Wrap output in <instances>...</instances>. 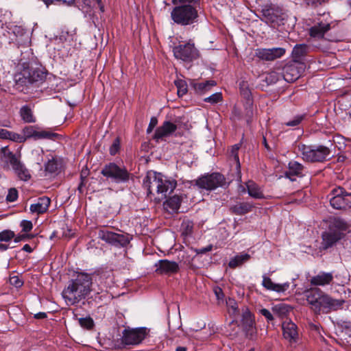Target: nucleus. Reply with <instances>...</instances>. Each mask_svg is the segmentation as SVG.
I'll list each match as a JSON object with an SVG mask.
<instances>
[{
    "label": "nucleus",
    "instance_id": "37",
    "mask_svg": "<svg viewBox=\"0 0 351 351\" xmlns=\"http://www.w3.org/2000/svg\"><path fill=\"white\" fill-rule=\"evenodd\" d=\"M0 23L2 28L5 25L8 32H10V31H12L16 36H23L25 33V29L21 26L14 25L12 23H8L6 21L3 22L2 20L0 21Z\"/></svg>",
    "mask_w": 351,
    "mask_h": 351
},
{
    "label": "nucleus",
    "instance_id": "34",
    "mask_svg": "<svg viewBox=\"0 0 351 351\" xmlns=\"http://www.w3.org/2000/svg\"><path fill=\"white\" fill-rule=\"evenodd\" d=\"M250 258V255L247 253H243L236 255L228 263V266L234 269L237 267L242 265L245 262L247 261Z\"/></svg>",
    "mask_w": 351,
    "mask_h": 351
},
{
    "label": "nucleus",
    "instance_id": "7",
    "mask_svg": "<svg viewBox=\"0 0 351 351\" xmlns=\"http://www.w3.org/2000/svg\"><path fill=\"white\" fill-rule=\"evenodd\" d=\"M195 185L200 189L213 191L216 189L228 188L230 182L226 180L225 176L219 172L205 173L194 180Z\"/></svg>",
    "mask_w": 351,
    "mask_h": 351
},
{
    "label": "nucleus",
    "instance_id": "17",
    "mask_svg": "<svg viewBox=\"0 0 351 351\" xmlns=\"http://www.w3.org/2000/svg\"><path fill=\"white\" fill-rule=\"evenodd\" d=\"M324 295L325 294L318 288L311 289L306 293V300L316 313H319L321 311Z\"/></svg>",
    "mask_w": 351,
    "mask_h": 351
},
{
    "label": "nucleus",
    "instance_id": "51",
    "mask_svg": "<svg viewBox=\"0 0 351 351\" xmlns=\"http://www.w3.org/2000/svg\"><path fill=\"white\" fill-rule=\"evenodd\" d=\"M182 234L185 236L191 235L193 231V224L191 221H187L182 224Z\"/></svg>",
    "mask_w": 351,
    "mask_h": 351
},
{
    "label": "nucleus",
    "instance_id": "33",
    "mask_svg": "<svg viewBox=\"0 0 351 351\" xmlns=\"http://www.w3.org/2000/svg\"><path fill=\"white\" fill-rule=\"evenodd\" d=\"M308 48L309 47L306 44L295 45L292 51L293 62H300L302 58L306 55Z\"/></svg>",
    "mask_w": 351,
    "mask_h": 351
},
{
    "label": "nucleus",
    "instance_id": "6",
    "mask_svg": "<svg viewBox=\"0 0 351 351\" xmlns=\"http://www.w3.org/2000/svg\"><path fill=\"white\" fill-rule=\"evenodd\" d=\"M298 149L304 160L309 162H323L329 157L330 149L324 145H306L300 144Z\"/></svg>",
    "mask_w": 351,
    "mask_h": 351
},
{
    "label": "nucleus",
    "instance_id": "16",
    "mask_svg": "<svg viewBox=\"0 0 351 351\" xmlns=\"http://www.w3.org/2000/svg\"><path fill=\"white\" fill-rule=\"evenodd\" d=\"M154 266L156 267L155 272L159 275L171 276L178 273L180 270L178 263L167 259L159 260Z\"/></svg>",
    "mask_w": 351,
    "mask_h": 351
},
{
    "label": "nucleus",
    "instance_id": "1",
    "mask_svg": "<svg viewBox=\"0 0 351 351\" xmlns=\"http://www.w3.org/2000/svg\"><path fill=\"white\" fill-rule=\"evenodd\" d=\"M47 75V70L42 66L23 62L19 64L18 71L14 75V88L19 92L30 93L43 84Z\"/></svg>",
    "mask_w": 351,
    "mask_h": 351
},
{
    "label": "nucleus",
    "instance_id": "54",
    "mask_svg": "<svg viewBox=\"0 0 351 351\" xmlns=\"http://www.w3.org/2000/svg\"><path fill=\"white\" fill-rule=\"evenodd\" d=\"M34 237H35L34 234H28V232L27 233L25 232V234H18V235L15 234L14 242L19 243L21 241H28L29 239L34 238Z\"/></svg>",
    "mask_w": 351,
    "mask_h": 351
},
{
    "label": "nucleus",
    "instance_id": "44",
    "mask_svg": "<svg viewBox=\"0 0 351 351\" xmlns=\"http://www.w3.org/2000/svg\"><path fill=\"white\" fill-rule=\"evenodd\" d=\"M12 239H15V233L11 230H3L0 232V241L9 242Z\"/></svg>",
    "mask_w": 351,
    "mask_h": 351
},
{
    "label": "nucleus",
    "instance_id": "58",
    "mask_svg": "<svg viewBox=\"0 0 351 351\" xmlns=\"http://www.w3.org/2000/svg\"><path fill=\"white\" fill-rule=\"evenodd\" d=\"M157 124L158 119L156 117H151L149 125L147 128V133L150 134L153 131L154 128L157 125Z\"/></svg>",
    "mask_w": 351,
    "mask_h": 351
},
{
    "label": "nucleus",
    "instance_id": "28",
    "mask_svg": "<svg viewBox=\"0 0 351 351\" xmlns=\"http://www.w3.org/2000/svg\"><path fill=\"white\" fill-rule=\"evenodd\" d=\"M241 147L240 144H235L232 147L230 157L232 158L234 161V168L232 169L234 171V173L236 174L237 179L239 181L241 180V164L239 157V150Z\"/></svg>",
    "mask_w": 351,
    "mask_h": 351
},
{
    "label": "nucleus",
    "instance_id": "31",
    "mask_svg": "<svg viewBox=\"0 0 351 351\" xmlns=\"http://www.w3.org/2000/svg\"><path fill=\"white\" fill-rule=\"evenodd\" d=\"M248 195L254 199H265L261 188L253 180H249L245 183Z\"/></svg>",
    "mask_w": 351,
    "mask_h": 351
},
{
    "label": "nucleus",
    "instance_id": "39",
    "mask_svg": "<svg viewBox=\"0 0 351 351\" xmlns=\"http://www.w3.org/2000/svg\"><path fill=\"white\" fill-rule=\"evenodd\" d=\"M307 117V114L306 113L302 114H297L293 118L285 122L284 124L288 127H291L295 129H297L299 128V125L302 123V122L306 119Z\"/></svg>",
    "mask_w": 351,
    "mask_h": 351
},
{
    "label": "nucleus",
    "instance_id": "3",
    "mask_svg": "<svg viewBox=\"0 0 351 351\" xmlns=\"http://www.w3.org/2000/svg\"><path fill=\"white\" fill-rule=\"evenodd\" d=\"M347 223L339 217L335 218L330 223L328 230L322 232V248L324 250L333 247L345 237L348 230Z\"/></svg>",
    "mask_w": 351,
    "mask_h": 351
},
{
    "label": "nucleus",
    "instance_id": "18",
    "mask_svg": "<svg viewBox=\"0 0 351 351\" xmlns=\"http://www.w3.org/2000/svg\"><path fill=\"white\" fill-rule=\"evenodd\" d=\"M305 167L301 163L291 160L288 163V169L285 171V177L291 181H295V177L302 178L305 176Z\"/></svg>",
    "mask_w": 351,
    "mask_h": 351
},
{
    "label": "nucleus",
    "instance_id": "21",
    "mask_svg": "<svg viewBox=\"0 0 351 351\" xmlns=\"http://www.w3.org/2000/svg\"><path fill=\"white\" fill-rule=\"evenodd\" d=\"M330 24L329 23H324L322 21L315 24L309 30V36L314 38L322 39L324 37L326 33L330 29Z\"/></svg>",
    "mask_w": 351,
    "mask_h": 351
},
{
    "label": "nucleus",
    "instance_id": "26",
    "mask_svg": "<svg viewBox=\"0 0 351 351\" xmlns=\"http://www.w3.org/2000/svg\"><path fill=\"white\" fill-rule=\"evenodd\" d=\"M254 208V205L250 202H237L236 204L230 206V211L234 215H244L251 212Z\"/></svg>",
    "mask_w": 351,
    "mask_h": 351
},
{
    "label": "nucleus",
    "instance_id": "55",
    "mask_svg": "<svg viewBox=\"0 0 351 351\" xmlns=\"http://www.w3.org/2000/svg\"><path fill=\"white\" fill-rule=\"evenodd\" d=\"M20 227L22 228V232L27 233L32 230L33 224L31 221L22 220L20 223Z\"/></svg>",
    "mask_w": 351,
    "mask_h": 351
},
{
    "label": "nucleus",
    "instance_id": "25",
    "mask_svg": "<svg viewBox=\"0 0 351 351\" xmlns=\"http://www.w3.org/2000/svg\"><path fill=\"white\" fill-rule=\"evenodd\" d=\"M345 301L343 300H337L331 298L328 295L324 296L322 299V308L328 309V311H337L343 307Z\"/></svg>",
    "mask_w": 351,
    "mask_h": 351
},
{
    "label": "nucleus",
    "instance_id": "8",
    "mask_svg": "<svg viewBox=\"0 0 351 351\" xmlns=\"http://www.w3.org/2000/svg\"><path fill=\"white\" fill-rule=\"evenodd\" d=\"M149 329L146 327L126 326L122 331L121 344L123 347L139 345L149 335Z\"/></svg>",
    "mask_w": 351,
    "mask_h": 351
},
{
    "label": "nucleus",
    "instance_id": "15",
    "mask_svg": "<svg viewBox=\"0 0 351 351\" xmlns=\"http://www.w3.org/2000/svg\"><path fill=\"white\" fill-rule=\"evenodd\" d=\"M163 174L154 171H150L147 173L146 176L143 180V186L147 190V196L152 194L153 188H156V193L158 190L161 189Z\"/></svg>",
    "mask_w": 351,
    "mask_h": 351
},
{
    "label": "nucleus",
    "instance_id": "24",
    "mask_svg": "<svg viewBox=\"0 0 351 351\" xmlns=\"http://www.w3.org/2000/svg\"><path fill=\"white\" fill-rule=\"evenodd\" d=\"M262 285L267 290L282 293L286 291L289 288L290 283L287 282L282 284H276L272 282L270 278L264 276L263 277Z\"/></svg>",
    "mask_w": 351,
    "mask_h": 351
},
{
    "label": "nucleus",
    "instance_id": "4",
    "mask_svg": "<svg viewBox=\"0 0 351 351\" xmlns=\"http://www.w3.org/2000/svg\"><path fill=\"white\" fill-rule=\"evenodd\" d=\"M101 174L108 181L117 184H128L132 177V174L125 165L114 162L104 165Z\"/></svg>",
    "mask_w": 351,
    "mask_h": 351
},
{
    "label": "nucleus",
    "instance_id": "12",
    "mask_svg": "<svg viewBox=\"0 0 351 351\" xmlns=\"http://www.w3.org/2000/svg\"><path fill=\"white\" fill-rule=\"evenodd\" d=\"M98 238L116 247H125L130 242L128 234H119L105 229H100L97 232Z\"/></svg>",
    "mask_w": 351,
    "mask_h": 351
},
{
    "label": "nucleus",
    "instance_id": "52",
    "mask_svg": "<svg viewBox=\"0 0 351 351\" xmlns=\"http://www.w3.org/2000/svg\"><path fill=\"white\" fill-rule=\"evenodd\" d=\"M18 191L15 188H11L8 190L6 196V201L9 202H14L18 199Z\"/></svg>",
    "mask_w": 351,
    "mask_h": 351
},
{
    "label": "nucleus",
    "instance_id": "22",
    "mask_svg": "<svg viewBox=\"0 0 351 351\" xmlns=\"http://www.w3.org/2000/svg\"><path fill=\"white\" fill-rule=\"evenodd\" d=\"M51 203V199L47 196H43L38 198L35 204L30 205L29 210L32 213L38 215L43 214L47 212Z\"/></svg>",
    "mask_w": 351,
    "mask_h": 351
},
{
    "label": "nucleus",
    "instance_id": "35",
    "mask_svg": "<svg viewBox=\"0 0 351 351\" xmlns=\"http://www.w3.org/2000/svg\"><path fill=\"white\" fill-rule=\"evenodd\" d=\"M20 115L23 121L25 123H35L36 118L34 117L31 108L27 106H23L20 109Z\"/></svg>",
    "mask_w": 351,
    "mask_h": 351
},
{
    "label": "nucleus",
    "instance_id": "50",
    "mask_svg": "<svg viewBox=\"0 0 351 351\" xmlns=\"http://www.w3.org/2000/svg\"><path fill=\"white\" fill-rule=\"evenodd\" d=\"M121 148V138L117 136L109 148V153L111 156H115Z\"/></svg>",
    "mask_w": 351,
    "mask_h": 351
},
{
    "label": "nucleus",
    "instance_id": "45",
    "mask_svg": "<svg viewBox=\"0 0 351 351\" xmlns=\"http://www.w3.org/2000/svg\"><path fill=\"white\" fill-rule=\"evenodd\" d=\"M23 136L27 138H32L36 140L38 131L36 130L35 126H26L23 130Z\"/></svg>",
    "mask_w": 351,
    "mask_h": 351
},
{
    "label": "nucleus",
    "instance_id": "20",
    "mask_svg": "<svg viewBox=\"0 0 351 351\" xmlns=\"http://www.w3.org/2000/svg\"><path fill=\"white\" fill-rule=\"evenodd\" d=\"M282 335L290 343L296 342L298 337V326L291 320H285L282 324Z\"/></svg>",
    "mask_w": 351,
    "mask_h": 351
},
{
    "label": "nucleus",
    "instance_id": "38",
    "mask_svg": "<svg viewBox=\"0 0 351 351\" xmlns=\"http://www.w3.org/2000/svg\"><path fill=\"white\" fill-rule=\"evenodd\" d=\"M280 80H282V75L280 68L269 72L265 77V81L268 84H275Z\"/></svg>",
    "mask_w": 351,
    "mask_h": 351
},
{
    "label": "nucleus",
    "instance_id": "63",
    "mask_svg": "<svg viewBox=\"0 0 351 351\" xmlns=\"http://www.w3.org/2000/svg\"><path fill=\"white\" fill-rule=\"evenodd\" d=\"M95 3L94 6H96L97 8H99L101 12H104V5L103 4V1H94Z\"/></svg>",
    "mask_w": 351,
    "mask_h": 351
},
{
    "label": "nucleus",
    "instance_id": "49",
    "mask_svg": "<svg viewBox=\"0 0 351 351\" xmlns=\"http://www.w3.org/2000/svg\"><path fill=\"white\" fill-rule=\"evenodd\" d=\"M175 84L178 88V97H182L187 93V91H188L187 84L184 81H183V80L176 81L175 82Z\"/></svg>",
    "mask_w": 351,
    "mask_h": 351
},
{
    "label": "nucleus",
    "instance_id": "62",
    "mask_svg": "<svg viewBox=\"0 0 351 351\" xmlns=\"http://www.w3.org/2000/svg\"><path fill=\"white\" fill-rule=\"evenodd\" d=\"M34 317L37 319H43L47 317V315L45 312H39L34 314Z\"/></svg>",
    "mask_w": 351,
    "mask_h": 351
},
{
    "label": "nucleus",
    "instance_id": "41",
    "mask_svg": "<svg viewBox=\"0 0 351 351\" xmlns=\"http://www.w3.org/2000/svg\"><path fill=\"white\" fill-rule=\"evenodd\" d=\"M256 56L261 60L265 61H273L270 54L269 49L259 48L256 49Z\"/></svg>",
    "mask_w": 351,
    "mask_h": 351
},
{
    "label": "nucleus",
    "instance_id": "29",
    "mask_svg": "<svg viewBox=\"0 0 351 351\" xmlns=\"http://www.w3.org/2000/svg\"><path fill=\"white\" fill-rule=\"evenodd\" d=\"M217 85L215 80H206L202 82H193L191 84L195 92L197 95H204L209 92L211 88Z\"/></svg>",
    "mask_w": 351,
    "mask_h": 351
},
{
    "label": "nucleus",
    "instance_id": "30",
    "mask_svg": "<svg viewBox=\"0 0 351 351\" xmlns=\"http://www.w3.org/2000/svg\"><path fill=\"white\" fill-rule=\"evenodd\" d=\"M333 280L331 273L321 272L318 275L311 278L310 282L314 286H325L330 285Z\"/></svg>",
    "mask_w": 351,
    "mask_h": 351
},
{
    "label": "nucleus",
    "instance_id": "19",
    "mask_svg": "<svg viewBox=\"0 0 351 351\" xmlns=\"http://www.w3.org/2000/svg\"><path fill=\"white\" fill-rule=\"evenodd\" d=\"M178 126L170 121H165L155 131L153 138L156 141L171 136L176 131Z\"/></svg>",
    "mask_w": 351,
    "mask_h": 351
},
{
    "label": "nucleus",
    "instance_id": "10",
    "mask_svg": "<svg viewBox=\"0 0 351 351\" xmlns=\"http://www.w3.org/2000/svg\"><path fill=\"white\" fill-rule=\"evenodd\" d=\"M5 163L12 167V170L18 178L23 181H27L31 178V174L25 165L20 160L15 154L10 151L2 149Z\"/></svg>",
    "mask_w": 351,
    "mask_h": 351
},
{
    "label": "nucleus",
    "instance_id": "32",
    "mask_svg": "<svg viewBox=\"0 0 351 351\" xmlns=\"http://www.w3.org/2000/svg\"><path fill=\"white\" fill-rule=\"evenodd\" d=\"M182 202V196L174 195L171 197L167 198L164 202V207L167 209L169 208L174 213H177L180 208Z\"/></svg>",
    "mask_w": 351,
    "mask_h": 351
},
{
    "label": "nucleus",
    "instance_id": "48",
    "mask_svg": "<svg viewBox=\"0 0 351 351\" xmlns=\"http://www.w3.org/2000/svg\"><path fill=\"white\" fill-rule=\"evenodd\" d=\"M269 51L272 60L282 57L286 53V49L283 47L269 48Z\"/></svg>",
    "mask_w": 351,
    "mask_h": 351
},
{
    "label": "nucleus",
    "instance_id": "42",
    "mask_svg": "<svg viewBox=\"0 0 351 351\" xmlns=\"http://www.w3.org/2000/svg\"><path fill=\"white\" fill-rule=\"evenodd\" d=\"M80 326L86 330H92L95 326V323L90 316L81 317L78 319Z\"/></svg>",
    "mask_w": 351,
    "mask_h": 351
},
{
    "label": "nucleus",
    "instance_id": "46",
    "mask_svg": "<svg viewBox=\"0 0 351 351\" xmlns=\"http://www.w3.org/2000/svg\"><path fill=\"white\" fill-rule=\"evenodd\" d=\"M223 101V95L221 92L215 93L209 97L204 99V101L210 104H216Z\"/></svg>",
    "mask_w": 351,
    "mask_h": 351
},
{
    "label": "nucleus",
    "instance_id": "2",
    "mask_svg": "<svg viewBox=\"0 0 351 351\" xmlns=\"http://www.w3.org/2000/svg\"><path fill=\"white\" fill-rule=\"evenodd\" d=\"M92 275L86 272H77L75 278L69 282L62 295L71 305L85 299L92 291Z\"/></svg>",
    "mask_w": 351,
    "mask_h": 351
},
{
    "label": "nucleus",
    "instance_id": "5",
    "mask_svg": "<svg viewBox=\"0 0 351 351\" xmlns=\"http://www.w3.org/2000/svg\"><path fill=\"white\" fill-rule=\"evenodd\" d=\"M171 17L175 23L186 26L197 22L198 12L191 4H182L173 8Z\"/></svg>",
    "mask_w": 351,
    "mask_h": 351
},
{
    "label": "nucleus",
    "instance_id": "23",
    "mask_svg": "<svg viewBox=\"0 0 351 351\" xmlns=\"http://www.w3.org/2000/svg\"><path fill=\"white\" fill-rule=\"evenodd\" d=\"M242 324L247 336H252L256 332L254 317L249 311L243 313Z\"/></svg>",
    "mask_w": 351,
    "mask_h": 351
},
{
    "label": "nucleus",
    "instance_id": "27",
    "mask_svg": "<svg viewBox=\"0 0 351 351\" xmlns=\"http://www.w3.org/2000/svg\"><path fill=\"white\" fill-rule=\"evenodd\" d=\"M177 186V181L171 178L163 175L162 183L161 184V189L158 190V194H162L167 197V194L171 193Z\"/></svg>",
    "mask_w": 351,
    "mask_h": 351
},
{
    "label": "nucleus",
    "instance_id": "64",
    "mask_svg": "<svg viewBox=\"0 0 351 351\" xmlns=\"http://www.w3.org/2000/svg\"><path fill=\"white\" fill-rule=\"evenodd\" d=\"M22 250L27 252L28 253H32L34 250L29 244H25L23 245Z\"/></svg>",
    "mask_w": 351,
    "mask_h": 351
},
{
    "label": "nucleus",
    "instance_id": "14",
    "mask_svg": "<svg viewBox=\"0 0 351 351\" xmlns=\"http://www.w3.org/2000/svg\"><path fill=\"white\" fill-rule=\"evenodd\" d=\"M261 12L263 17L261 20L265 21L266 23H274L284 19L283 9L271 3L263 6Z\"/></svg>",
    "mask_w": 351,
    "mask_h": 351
},
{
    "label": "nucleus",
    "instance_id": "53",
    "mask_svg": "<svg viewBox=\"0 0 351 351\" xmlns=\"http://www.w3.org/2000/svg\"><path fill=\"white\" fill-rule=\"evenodd\" d=\"M10 135L8 136V139L11 140L14 142L23 143L26 141L25 137H24L23 135H21L18 133L10 131Z\"/></svg>",
    "mask_w": 351,
    "mask_h": 351
},
{
    "label": "nucleus",
    "instance_id": "36",
    "mask_svg": "<svg viewBox=\"0 0 351 351\" xmlns=\"http://www.w3.org/2000/svg\"><path fill=\"white\" fill-rule=\"evenodd\" d=\"M272 310L274 312V313L276 314L278 317L283 318L288 315V314L291 310V307L288 304L281 303L275 305L272 308Z\"/></svg>",
    "mask_w": 351,
    "mask_h": 351
},
{
    "label": "nucleus",
    "instance_id": "43",
    "mask_svg": "<svg viewBox=\"0 0 351 351\" xmlns=\"http://www.w3.org/2000/svg\"><path fill=\"white\" fill-rule=\"evenodd\" d=\"M63 4H65L69 6H80L81 4H85L84 7H82V9L86 8V10H83L84 12L90 13L91 12V3L94 1H62Z\"/></svg>",
    "mask_w": 351,
    "mask_h": 351
},
{
    "label": "nucleus",
    "instance_id": "11",
    "mask_svg": "<svg viewBox=\"0 0 351 351\" xmlns=\"http://www.w3.org/2000/svg\"><path fill=\"white\" fill-rule=\"evenodd\" d=\"M173 52L176 59L185 62H191L199 56L198 49L191 40L184 44H180L173 48Z\"/></svg>",
    "mask_w": 351,
    "mask_h": 351
},
{
    "label": "nucleus",
    "instance_id": "60",
    "mask_svg": "<svg viewBox=\"0 0 351 351\" xmlns=\"http://www.w3.org/2000/svg\"><path fill=\"white\" fill-rule=\"evenodd\" d=\"M213 245L210 244L204 247H201L195 250V252L197 254H204L213 250Z\"/></svg>",
    "mask_w": 351,
    "mask_h": 351
},
{
    "label": "nucleus",
    "instance_id": "57",
    "mask_svg": "<svg viewBox=\"0 0 351 351\" xmlns=\"http://www.w3.org/2000/svg\"><path fill=\"white\" fill-rule=\"evenodd\" d=\"M259 313L264 316L269 323L274 320L272 313L267 308H263L260 309Z\"/></svg>",
    "mask_w": 351,
    "mask_h": 351
},
{
    "label": "nucleus",
    "instance_id": "47",
    "mask_svg": "<svg viewBox=\"0 0 351 351\" xmlns=\"http://www.w3.org/2000/svg\"><path fill=\"white\" fill-rule=\"evenodd\" d=\"M45 168L47 172L51 173H56L59 168L57 160L53 158L51 160H49L48 162L45 164Z\"/></svg>",
    "mask_w": 351,
    "mask_h": 351
},
{
    "label": "nucleus",
    "instance_id": "40",
    "mask_svg": "<svg viewBox=\"0 0 351 351\" xmlns=\"http://www.w3.org/2000/svg\"><path fill=\"white\" fill-rule=\"evenodd\" d=\"M60 136V135L57 133L47 130H42L38 131L36 140L46 138L55 141Z\"/></svg>",
    "mask_w": 351,
    "mask_h": 351
},
{
    "label": "nucleus",
    "instance_id": "13",
    "mask_svg": "<svg viewBox=\"0 0 351 351\" xmlns=\"http://www.w3.org/2000/svg\"><path fill=\"white\" fill-rule=\"evenodd\" d=\"M305 65L304 63L291 62L286 64L281 69L282 80L287 82H293L297 80L304 71Z\"/></svg>",
    "mask_w": 351,
    "mask_h": 351
},
{
    "label": "nucleus",
    "instance_id": "56",
    "mask_svg": "<svg viewBox=\"0 0 351 351\" xmlns=\"http://www.w3.org/2000/svg\"><path fill=\"white\" fill-rule=\"evenodd\" d=\"M10 283L16 288H20L23 285V280L18 276H13L10 278Z\"/></svg>",
    "mask_w": 351,
    "mask_h": 351
},
{
    "label": "nucleus",
    "instance_id": "9",
    "mask_svg": "<svg viewBox=\"0 0 351 351\" xmlns=\"http://www.w3.org/2000/svg\"><path fill=\"white\" fill-rule=\"evenodd\" d=\"M330 206L337 210H347L351 208V193L344 188L338 186L333 189L328 195Z\"/></svg>",
    "mask_w": 351,
    "mask_h": 351
},
{
    "label": "nucleus",
    "instance_id": "59",
    "mask_svg": "<svg viewBox=\"0 0 351 351\" xmlns=\"http://www.w3.org/2000/svg\"><path fill=\"white\" fill-rule=\"evenodd\" d=\"M213 291L218 301L223 300L225 295L221 288L215 287L213 289Z\"/></svg>",
    "mask_w": 351,
    "mask_h": 351
},
{
    "label": "nucleus",
    "instance_id": "61",
    "mask_svg": "<svg viewBox=\"0 0 351 351\" xmlns=\"http://www.w3.org/2000/svg\"><path fill=\"white\" fill-rule=\"evenodd\" d=\"M10 134V131L6 129L0 128V138L8 139Z\"/></svg>",
    "mask_w": 351,
    "mask_h": 351
}]
</instances>
